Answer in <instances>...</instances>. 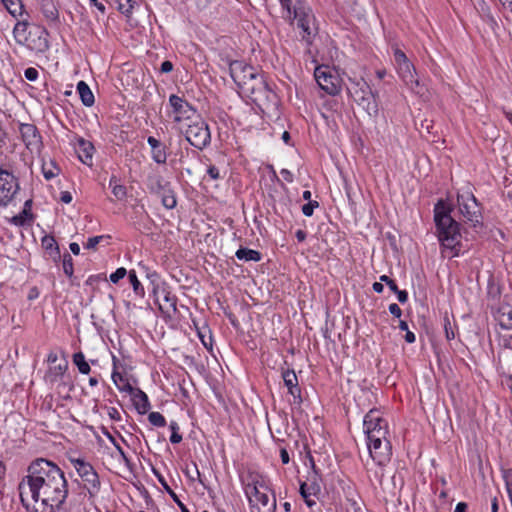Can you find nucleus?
<instances>
[{
	"label": "nucleus",
	"mask_w": 512,
	"mask_h": 512,
	"mask_svg": "<svg viewBox=\"0 0 512 512\" xmlns=\"http://www.w3.org/2000/svg\"><path fill=\"white\" fill-rule=\"evenodd\" d=\"M64 472L54 463L40 458L28 467L18 485L21 503L29 512H55L64 503Z\"/></svg>",
	"instance_id": "f257e3e1"
},
{
	"label": "nucleus",
	"mask_w": 512,
	"mask_h": 512,
	"mask_svg": "<svg viewBox=\"0 0 512 512\" xmlns=\"http://www.w3.org/2000/svg\"><path fill=\"white\" fill-rule=\"evenodd\" d=\"M363 427L370 457L377 465L385 466L392 456L387 420L379 410L371 409L364 417Z\"/></svg>",
	"instance_id": "f03ea898"
},
{
	"label": "nucleus",
	"mask_w": 512,
	"mask_h": 512,
	"mask_svg": "<svg viewBox=\"0 0 512 512\" xmlns=\"http://www.w3.org/2000/svg\"><path fill=\"white\" fill-rule=\"evenodd\" d=\"M452 211L453 207L442 199L435 204L433 210L435 234L442 247V254L448 251L449 258L459 255L462 238L460 223L451 216Z\"/></svg>",
	"instance_id": "7ed1b4c3"
},
{
	"label": "nucleus",
	"mask_w": 512,
	"mask_h": 512,
	"mask_svg": "<svg viewBox=\"0 0 512 512\" xmlns=\"http://www.w3.org/2000/svg\"><path fill=\"white\" fill-rule=\"evenodd\" d=\"M229 71L238 88L247 96L259 90L258 85L261 86L267 81L261 71L243 61L230 62Z\"/></svg>",
	"instance_id": "20e7f679"
},
{
	"label": "nucleus",
	"mask_w": 512,
	"mask_h": 512,
	"mask_svg": "<svg viewBox=\"0 0 512 512\" xmlns=\"http://www.w3.org/2000/svg\"><path fill=\"white\" fill-rule=\"evenodd\" d=\"M290 23L296 21V26L301 30V38L307 44L311 45L314 37L318 33V28L315 24V16L312 9L307 6L304 1L297 0L293 6V14L287 17Z\"/></svg>",
	"instance_id": "39448f33"
},
{
	"label": "nucleus",
	"mask_w": 512,
	"mask_h": 512,
	"mask_svg": "<svg viewBox=\"0 0 512 512\" xmlns=\"http://www.w3.org/2000/svg\"><path fill=\"white\" fill-rule=\"evenodd\" d=\"M181 133L186 141L197 150H204L211 144V131L208 123L198 114L183 124Z\"/></svg>",
	"instance_id": "423d86ee"
},
{
	"label": "nucleus",
	"mask_w": 512,
	"mask_h": 512,
	"mask_svg": "<svg viewBox=\"0 0 512 512\" xmlns=\"http://www.w3.org/2000/svg\"><path fill=\"white\" fill-rule=\"evenodd\" d=\"M347 91L350 97L362 107L370 116L378 114L377 94L370 85L363 79H349Z\"/></svg>",
	"instance_id": "0eeeda50"
},
{
	"label": "nucleus",
	"mask_w": 512,
	"mask_h": 512,
	"mask_svg": "<svg viewBox=\"0 0 512 512\" xmlns=\"http://www.w3.org/2000/svg\"><path fill=\"white\" fill-rule=\"evenodd\" d=\"M457 205L459 213L462 215L465 223L473 228L482 227V213L480 204L471 192L457 195Z\"/></svg>",
	"instance_id": "6e6552de"
},
{
	"label": "nucleus",
	"mask_w": 512,
	"mask_h": 512,
	"mask_svg": "<svg viewBox=\"0 0 512 512\" xmlns=\"http://www.w3.org/2000/svg\"><path fill=\"white\" fill-rule=\"evenodd\" d=\"M67 458L73 465L77 475L84 482V487L90 493L99 490L100 480L93 466L84 457L76 456L74 453H68Z\"/></svg>",
	"instance_id": "1a4fd4ad"
},
{
	"label": "nucleus",
	"mask_w": 512,
	"mask_h": 512,
	"mask_svg": "<svg viewBox=\"0 0 512 512\" xmlns=\"http://www.w3.org/2000/svg\"><path fill=\"white\" fill-rule=\"evenodd\" d=\"M61 5L55 0H41L40 12L43 16L44 28L53 35L62 37V21L60 18Z\"/></svg>",
	"instance_id": "9d476101"
},
{
	"label": "nucleus",
	"mask_w": 512,
	"mask_h": 512,
	"mask_svg": "<svg viewBox=\"0 0 512 512\" xmlns=\"http://www.w3.org/2000/svg\"><path fill=\"white\" fill-rule=\"evenodd\" d=\"M314 77L319 87L327 94L335 96L340 92L341 79L329 66L316 67Z\"/></svg>",
	"instance_id": "9b49d317"
},
{
	"label": "nucleus",
	"mask_w": 512,
	"mask_h": 512,
	"mask_svg": "<svg viewBox=\"0 0 512 512\" xmlns=\"http://www.w3.org/2000/svg\"><path fill=\"white\" fill-rule=\"evenodd\" d=\"M21 140L32 155H40L43 148L42 136L33 123H20L18 127Z\"/></svg>",
	"instance_id": "f8f14e48"
},
{
	"label": "nucleus",
	"mask_w": 512,
	"mask_h": 512,
	"mask_svg": "<svg viewBox=\"0 0 512 512\" xmlns=\"http://www.w3.org/2000/svg\"><path fill=\"white\" fill-rule=\"evenodd\" d=\"M169 105L174 114L173 122L177 124H185L198 115L197 109L190 104L184 97H180L176 94L169 96Z\"/></svg>",
	"instance_id": "ddd939ff"
},
{
	"label": "nucleus",
	"mask_w": 512,
	"mask_h": 512,
	"mask_svg": "<svg viewBox=\"0 0 512 512\" xmlns=\"http://www.w3.org/2000/svg\"><path fill=\"white\" fill-rule=\"evenodd\" d=\"M259 90L254 91L248 96L255 105L263 112L273 110L278 105V96L266 81L263 85H258Z\"/></svg>",
	"instance_id": "4468645a"
},
{
	"label": "nucleus",
	"mask_w": 512,
	"mask_h": 512,
	"mask_svg": "<svg viewBox=\"0 0 512 512\" xmlns=\"http://www.w3.org/2000/svg\"><path fill=\"white\" fill-rule=\"evenodd\" d=\"M18 190L19 183L14 174L0 168V206L8 205Z\"/></svg>",
	"instance_id": "2eb2a0df"
},
{
	"label": "nucleus",
	"mask_w": 512,
	"mask_h": 512,
	"mask_svg": "<svg viewBox=\"0 0 512 512\" xmlns=\"http://www.w3.org/2000/svg\"><path fill=\"white\" fill-rule=\"evenodd\" d=\"M153 295L162 314L171 317L177 311V297L171 293L166 285H154Z\"/></svg>",
	"instance_id": "dca6fc26"
},
{
	"label": "nucleus",
	"mask_w": 512,
	"mask_h": 512,
	"mask_svg": "<svg viewBox=\"0 0 512 512\" xmlns=\"http://www.w3.org/2000/svg\"><path fill=\"white\" fill-rule=\"evenodd\" d=\"M398 73L405 84L420 97H425L427 89L424 84H421L417 75L414 65L409 61L397 65Z\"/></svg>",
	"instance_id": "f3484780"
},
{
	"label": "nucleus",
	"mask_w": 512,
	"mask_h": 512,
	"mask_svg": "<svg viewBox=\"0 0 512 512\" xmlns=\"http://www.w3.org/2000/svg\"><path fill=\"white\" fill-rule=\"evenodd\" d=\"M66 138H68L70 145L73 146L78 159L83 164L92 166L93 153L95 150L94 145L90 141L85 140L82 137H78L73 132L66 134Z\"/></svg>",
	"instance_id": "a211bd4d"
},
{
	"label": "nucleus",
	"mask_w": 512,
	"mask_h": 512,
	"mask_svg": "<svg viewBox=\"0 0 512 512\" xmlns=\"http://www.w3.org/2000/svg\"><path fill=\"white\" fill-rule=\"evenodd\" d=\"M48 34H51L48 29L37 26L29 30L27 40L22 45L31 51L44 52L48 48Z\"/></svg>",
	"instance_id": "6ab92c4d"
},
{
	"label": "nucleus",
	"mask_w": 512,
	"mask_h": 512,
	"mask_svg": "<svg viewBox=\"0 0 512 512\" xmlns=\"http://www.w3.org/2000/svg\"><path fill=\"white\" fill-rule=\"evenodd\" d=\"M247 498L251 512H275L276 510V498L274 494L270 496L268 492H261L247 496Z\"/></svg>",
	"instance_id": "aec40b11"
},
{
	"label": "nucleus",
	"mask_w": 512,
	"mask_h": 512,
	"mask_svg": "<svg viewBox=\"0 0 512 512\" xmlns=\"http://www.w3.org/2000/svg\"><path fill=\"white\" fill-rule=\"evenodd\" d=\"M147 143L151 147V157L157 164H166L169 148L172 146V138H169L168 145L162 143L160 140L153 136L147 138Z\"/></svg>",
	"instance_id": "412c9836"
},
{
	"label": "nucleus",
	"mask_w": 512,
	"mask_h": 512,
	"mask_svg": "<svg viewBox=\"0 0 512 512\" xmlns=\"http://www.w3.org/2000/svg\"><path fill=\"white\" fill-rule=\"evenodd\" d=\"M248 483L245 484V494L250 496L252 494H259L261 492H268L269 488L266 484L265 478L258 473H250Z\"/></svg>",
	"instance_id": "4be33fe9"
},
{
	"label": "nucleus",
	"mask_w": 512,
	"mask_h": 512,
	"mask_svg": "<svg viewBox=\"0 0 512 512\" xmlns=\"http://www.w3.org/2000/svg\"><path fill=\"white\" fill-rule=\"evenodd\" d=\"M117 362L118 359L115 356H113L114 369L111 375L113 383L120 391L131 394L135 388L130 384L128 378L125 375L117 371Z\"/></svg>",
	"instance_id": "5701e85b"
},
{
	"label": "nucleus",
	"mask_w": 512,
	"mask_h": 512,
	"mask_svg": "<svg viewBox=\"0 0 512 512\" xmlns=\"http://www.w3.org/2000/svg\"><path fill=\"white\" fill-rule=\"evenodd\" d=\"M321 481L320 473L315 472V474H309L307 481L300 483V494H304L305 491H308L310 494L319 495L321 493Z\"/></svg>",
	"instance_id": "b1692460"
},
{
	"label": "nucleus",
	"mask_w": 512,
	"mask_h": 512,
	"mask_svg": "<svg viewBox=\"0 0 512 512\" xmlns=\"http://www.w3.org/2000/svg\"><path fill=\"white\" fill-rule=\"evenodd\" d=\"M130 395L137 412L142 415L146 414L151 407L147 394L140 388H135Z\"/></svg>",
	"instance_id": "393cba45"
},
{
	"label": "nucleus",
	"mask_w": 512,
	"mask_h": 512,
	"mask_svg": "<svg viewBox=\"0 0 512 512\" xmlns=\"http://www.w3.org/2000/svg\"><path fill=\"white\" fill-rule=\"evenodd\" d=\"M42 247L45 250V254L52 259L55 263L60 261V249L59 246L52 236H44L42 239Z\"/></svg>",
	"instance_id": "a878e982"
},
{
	"label": "nucleus",
	"mask_w": 512,
	"mask_h": 512,
	"mask_svg": "<svg viewBox=\"0 0 512 512\" xmlns=\"http://www.w3.org/2000/svg\"><path fill=\"white\" fill-rule=\"evenodd\" d=\"M28 26H29V22H28L27 18H25L21 21H18L14 26L13 36H14L15 41L20 45H22L27 40L28 32H29Z\"/></svg>",
	"instance_id": "bb28decb"
},
{
	"label": "nucleus",
	"mask_w": 512,
	"mask_h": 512,
	"mask_svg": "<svg viewBox=\"0 0 512 512\" xmlns=\"http://www.w3.org/2000/svg\"><path fill=\"white\" fill-rule=\"evenodd\" d=\"M77 92L83 105H85L86 107H91L94 104V95L85 81L81 80L78 82Z\"/></svg>",
	"instance_id": "cd10ccee"
},
{
	"label": "nucleus",
	"mask_w": 512,
	"mask_h": 512,
	"mask_svg": "<svg viewBox=\"0 0 512 512\" xmlns=\"http://www.w3.org/2000/svg\"><path fill=\"white\" fill-rule=\"evenodd\" d=\"M61 172V167L53 159L44 160L42 163V173L46 180L57 177Z\"/></svg>",
	"instance_id": "c85d7f7f"
},
{
	"label": "nucleus",
	"mask_w": 512,
	"mask_h": 512,
	"mask_svg": "<svg viewBox=\"0 0 512 512\" xmlns=\"http://www.w3.org/2000/svg\"><path fill=\"white\" fill-rule=\"evenodd\" d=\"M235 256L239 260L254 262H258L262 258V255L259 251L243 247L236 251Z\"/></svg>",
	"instance_id": "c756f323"
},
{
	"label": "nucleus",
	"mask_w": 512,
	"mask_h": 512,
	"mask_svg": "<svg viewBox=\"0 0 512 512\" xmlns=\"http://www.w3.org/2000/svg\"><path fill=\"white\" fill-rule=\"evenodd\" d=\"M5 9L13 16H23L24 5L21 0H1Z\"/></svg>",
	"instance_id": "7c9ffc66"
},
{
	"label": "nucleus",
	"mask_w": 512,
	"mask_h": 512,
	"mask_svg": "<svg viewBox=\"0 0 512 512\" xmlns=\"http://www.w3.org/2000/svg\"><path fill=\"white\" fill-rule=\"evenodd\" d=\"M155 475L158 477L159 482L162 484L165 491L170 495V497L173 499V501L177 504V506L180 508L181 512H190L188 508L185 506V504L179 499L177 494L170 488V486L167 484L165 479L161 474H158L155 470Z\"/></svg>",
	"instance_id": "2f4dec72"
},
{
	"label": "nucleus",
	"mask_w": 512,
	"mask_h": 512,
	"mask_svg": "<svg viewBox=\"0 0 512 512\" xmlns=\"http://www.w3.org/2000/svg\"><path fill=\"white\" fill-rule=\"evenodd\" d=\"M434 129V123L432 120L424 119L420 123L419 132L427 138L428 141H435L436 132Z\"/></svg>",
	"instance_id": "473e14b6"
},
{
	"label": "nucleus",
	"mask_w": 512,
	"mask_h": 512,
	"mask_svg": "<svg viewBox=\"0 0 512 512\" xmlns=\"http://www.w3.org/2000/svg\"><path fill=\"white\" fill-rule=\"evenodd\" d=\"M73 364L78 368L82 374H89L91 371L89 363L85 359V355L82 352H77L72 357Z\"/></svg>",
	"instance_id": "72a5a7b5"
},
{
	"label": "nucleus",
	"mask_w": 512,
	"mask_h": 512,
	"mask_svg": "<svg viewBox=\"0 0 512 512\" xmlns=\"http://www.w3.org/2000/svg\"><path fill=\"white\" fill-rule=\"evenodd\" d=\"M129 281L133 287V291L138 296H144V287L141 282L138 280L136 272L134 270H130L128 272Z\"/></svg>",
	"instance_id": "f704fd0d"
},
{
	"label": "nucleus",
	"mask_w": 512,
	"mask_h": 512,
	"mask_svg": "<svg viewBox=\"0 0 512 512\" xmlns=\"http://www.w3.org/2000/svg\"><path fill=\"white\" fill-rule=\"evenodd\" d=\"M443 326L446 339L448 341L453 340L455 338L454 326H456V324L455 322L452 324L447 312H445L443 316Z\"/></svg>",
	"instance_id": "c9c22d12"
},
{
	"label": "nucleus",
	"mask_w": 512,
	"mask_h": 512,
	"mask_svg": "<svg viewBox=\"0 0 512 512\" xmlns=\"http://www.w3.org/2000/svg\"><path fill=\"white\" fill-rule=\"evenodd\" d=\"M282 378L284 381V385L287 389L293 388L294 385L298 383V378L294 370L286 369L282 371Z\"/></svg>",
	"instance_id": "e433bc0d"
},
{
	"label": "nucleus",
	"mask_w": 512,
	"mask_h": 512,
	"mask_svg": "<svg viewBox=\"0 0 512 512\" xmlns=\"http://www.w3.org/2000/svg\"><path fill=\"white\" fill-rule=\"evenodd\" d=\"M162 204L167 209H173L176 206L177 200L172 190H165L163 192Z\"/></svg>",
	"instance_id": "4c0bfd02"
},
{
	"label": "nucleus",
	"mask_w": 512,
	"mask_h": 512,
	"mask_svg": "<svg viewBox=\"0 0 512 512\" xmlns=\"http://www.w3.org/2000/svg\"><path fill=\"white\" fill-rule=\"evenodd\" d=\"M113 183L114 186L112 188V193L113 195L118 199V200H123L126 195H127V190H126V187L124 185H120V184H117L116 183V177L113 176L111 179H110V185H112Z\"/></svg>",
	"instance_id": "58836bf2"
},
{
	"label": "nucleus",
	"mask_w": 512,
	"mask_h": 512,
	"mask_svg": "<svg viewBox=\"0 0 512 512\" xmlns=\"http://www.w3.org/2000/svg\"><path fill=\"white\" fill-rule=\"evenodd\" d=\"M62 377H63L62 368H61V366H58V367H55L54 369L51 368L47 372L45 379H46V381L53 384L58 381H61Z\"/></svg>",
	"instance_id": "ea45409f"
},
{
	"label": "nucleus",
	"mask_w": 512,
	"mask_h": 512,
	"mask_svg": "<svg viewBox=\"0 0 512 512\" xmlns=\"http://www.w3.org/2000/svg\"><path fill=\"white\" fill-rule=\"evenodd\" d=\"M115 2L117 3L118 11L126 16H129L135 4L133 0H115Z\"/></svg>",
	"instance_id": "a19ab883"
},
{
	"label": "nucleus",
	"mask_w": 512,
	"mask_h": 512,
	"mask_svg": "<svg viewBox=\"0 0 512 512\" xmlns=\"http://www.w3.org/2000/svg\"><path fill=\"white\" fill-rule=\"evenodd\" d=\"M148 420L151 425L156 427H164L166 425V419L160 412L149 413Z\"/></svg>",
	"instance_id": "79ce46f5"
},
{
	"label": "nucleus",
	"mask_w": 512,
	"mask_h": 512,
	"mask_svg": "<svg viewBox=\"0 0 512 512\" xmlns=\"http://www.w3.org/2000/svg\"><path fill=\"white\" fill-rule=\"evenodd\" d=\"M288 393L292 396L291 404L294 406H300L302 403V396H301V388L299 387V384L293 386V388L288 389Z\"/></svg>",
	"instance_id": "37998d69"
},
{
	"label": "nucleus",
	"mask_w": 512,
	"mask_h": 512,
	"mask_svg": "<svg viewBox=\"0 0 512 512\" xmlns=\"http://www.w3.org/2000/svg\"><path fill=\"white\" fill-rule=\"evenodd\" d=\"M197 334H198V337L200 339V341L202 342L203 346L211 351L212 350V336H211V332L210 330L208 329V335L205 334L204 331H202V329L200 328H197Z\"/></svg>",
	"instance_id": "c03bdc74"
},
{
	"label": "nucleus",
	"mask_w": 512,
	"mask_h": 512,
	"mask_svg": "<svg viewBox=\"0 0 512 512\" xmlns=\"http://www.w3.org/2000/svg\"><path fill=\"white\" fill-rule=\"evenodd\" d=\"M31 206V200H27L25 202V205H24V209L22 211V214L18 215V216H15L13 218V221L17 224V225H23L25 223V218L26 217H29L30 219L32 218V215L28 213V208H30Z\"/></svg>",
	"instance_id": "a18cd8bd"
},
{
	"label": "nucleus",
	"mask_w": 512,
	"mask_h": 512,
	"mask_svg": "<svg viewBox=\"0 0 512 512\" xmlns=\"http://www.w3.org/2000/svg\"><path fill=\"white\" fill-rule=\"evenodd\" d=\"M111 238L110 235H100L90 237L85 245L86 249H96L97 245L100 244L103 240H109Z\"/></svg>",
	"instance_id": "49530a36"
},
{
	"label": "nucleus",
	"mask_w": 512,
	"mask_h": 512,
	"mask_svg": "<svg viewBox=\"0 0 512 512\" xmlns=\"http://www.w3.org/2000/svg\"><path fill=\"white\" fill-rule=\"evenodd\" d=\"M128 274L127 270L124 267L118 268L114 273H112L109 277L110 281L114 284H117L121 279H123Z\"/></svg>",
	"instance_id": "de8ad7c7"
},
{
	"label": "nucleus",
	"mask_w": 512,
	"mask_h": 512,
	"mask_svg": "<svg viewBox=\"0 0 512 512\" xmlns=\"http://www.w3.org/2000/svg\"><path fill=\"white\" fill-rule=\"evenodd\" d=\"M99 282H107V277L104 273H99V274H96V275H91L88 277V279L86 280V284L89 285V286H94L96 285L97 283Z\"/></svg>",
	"instance_id": "09e8293b"
},
{
	"label": "nucleus",
	"mask_w": 512,
	"mask_h": 512,
	"mask_svg": "<svg viewBox=\"0 0 512 512\" xmlns=\"http://www.w3.org/2000/svg\"><path fill=\"white\" fill-rule=\"evenodd\" d=\"M317 207H319V203L317 201H309L302 206V212L305 216L310 217L313 215L314 209Z\"/></svg>",
	"instance_id": "8fccbe9b"
},
{
	"label": "nucleus",
	"mask_w": 512,
	"mask_h": 512,
	"mask_svg": "<svg viewBox=\"0 0 512 512\" xmlns=\"http://www.w3.org/2000/svg\"><path fill=\"white\" fill-rule=\"evenodd\" d=\"M393 54H394V60H395L397 65L409 62L406 54L402 50H400L399 48H395Z\"/></svg>",
	"instance_id": "3c124183"
},
{
	"label": "nucleus",
	"mask_w": 512,
	"mask_h": 512,
	"mask_svg": "<svg viewBox=\"0 0 512 512\" xmlns=\"http://www.w3.org/2000/svg\"><path fill=\"white\" fill-rule=\"evenodd\" d=\"M279 2L281 4L282 10L286 12L285 18L291 17V15L293 14L294 6L292 0H279Z\"/></svg>",
	"instance_id": "603ef678"
},
{
	"label": "nucleus",
	"mask_w": 512,
	"mask_h": 512,
	"mask_svg": "<svg viewBox=\"0 0 512 512\" xmlns=\"http://www.w3.org/2000/svg\"><path fill=\"white\" fill-rule=\"evenodd\" d=\"M305 502V504L309 507V508H312L314 505H316V501L314 499H312V496H315L317 497L318 494H310L308 491H305L304 494H300Z\"/></svg>",
	"instance_id": "864d4df0"
},
{
	"label": "nucleus",
	"mask_w": 512,
	"mask_h": 512,
	"mask_svg": "<svg viewBox=\"0 0 512 512\" xmlns=\"http://www.w3.org/2000/svg\"><path fill=\"white\" fill-rule=\"evenodd\" d=\"M380 281L385 282L392 292H395L398 289L396 282L387 275H382L380 277Z\"/></svg>",
	"instance_id": "5fc2aeb1"
},
{
	"label": "nucleus",
	"mask_w": 512,
	"mask_h": 512,
	"mask_svg": "<svg viewBox=\"0 0 512 512\" xmlns=\"http://www.w3.org/2000/svg\"><path fill=\"white\" fill-rule=\"evenodd\" d=\"M207 174L212 180H218L221 178L219 169L215 165H210L208 167Z\"/></svg>",
	"instance_id": "6e6d98bb"
},
{
	"label": "nucleus",
	"mask_w": 512,
	"mask_h": 512,
	"mask_svg": "<svg viewBox=\"0 0 512 512\" xmlns=\"http://www.w3.org/2000/svg\"><path fill=\"white\" fill-rule=\"evenodd\" d=\"M25 78L29 81H35L38 78V71L35 68H27L24 72Z\"/></svg>",
	"instance_id": "4d7b16f0"
},
{
	"label": "nucleus",
	"mask_w": 512,
	"mask_h": 512,
	"mask_svg": "<svg viewBox=\"0 0 512 512\" xmlns=\"http://www.w3.org/2000/svg\"><path fill=\"white\" fill-rule=\"evenodd\" d=\"M389 312L396 318H400L401 315H402V310L401 308L399 307L398 304L396 303H392L389 305Z\"/></svg>",
	"instance_id": "13d9d810"
},
{
	"label": "nucleus",
	"mask_w": 512,
	"mask_h": 512,
	"mask_svg": "<svg viewBox=\"0 0 512 512\" xmlns=\"http://www.w3.org/2000/svg\"><path fill=\"white\" fill-rule=\"evenodd\" d=\"M397 295L398 301L402 304L408 301V293L406 290H400L399 288L394 292Z\"/></svg>",
	"instance_id": "bf43d9fd"
},
{
	"label": "nucleus",
	"mask_w": 512,
	"mask_h": 512,
	"mask_svg": "<svg viewBox=\"0 0 512 512\" xmlns=\"http://www.w3.org/2000/svg\"><path fill=\"white\" fill-rule=\"evenodd\" d=\"M173 70V64L171 61H164L162 62L161 66H160V72L161 73H169Z\"/></svg>",
	"instance_id": "052dcab7"
},
{
	"label": "nucleus",
	"mask_w": 512,
	"mask_h": 512,
	"mask_svg": "<svg viewBox=\"0 0 512 512\" xmlns=\"http://www.w3.org/2000/svg\"><path fill=\"white\" fill-rule=\"evenodd\" d=\"M109 417L114 420V421H120L121 420V415H120V412L118 411L117 408H114V407H111L109 409Z\"/></svg>",
	"instance_id": "680f3d73"
},
{
	"label": "nucleus",
	"mask_w": 512,
	"mask_h": 512,
	"mask_svg": "<svg viewBox=\"0 0 512 512\" xmlns=\"http://www.w3.org/2000/svg\"><path fill=\"white\" fill-rule=\"evenodd\" d=\"M39 294H40V293H39L38 288H37L36 286H33V287H31V288L29 289V292H28L27 298H28V300L32 301V300H34V299L38 298V297H39Z\"/></svg>",
	"instance_id": "e2e57ef3"
},
{
	"label": "nucleus",
	"mask_w": 512,
	"mask_h": 512,
	"mask_svg": "<svg viewBox=\"0 0 512 512\" xmlns=\"http://www.w3.org/2000/svg\"><path fill=\"white\" fill-rule=\"evenodd\" d=\"M280 458L283 464H288L290 461L288 451L285 448L280 450Z\"/></svg>",
	"instance_id": "0e129e2a"
},
{
	"label": "nucleus",
	"mask_w": 512,
	"mask_h": 512,
	"mask_svg": "<svg viewBox=\"0 0 512 512\" xmlns=\"http://www.w3.org/2000/svg\"><path fill=\"white\" fill-rule=\"evenodd\" d=\"M280 173L285 181H287V182L293 181V174L288 169H282Z\"/></svg>",
	"instance_id": "69168bd1"
},
{
	"label": "nucleus",
	"mask_w": 512,
	"mask_h": 512,
	"mask_svg": "<svg viewBox=\"0 0 512 512\" xmlns=\"http://www.w3.org/2000/svg\"><path fill=\"white\" fill-rule=\"evenodd\" d=\"M182 441V435L178 433H171L170 442L172 444H178Z\"/></svg>",
	"instance_id": "338daca9"
},
{
	"label": "nucleus",
	"mask_w": 512,
	"mask_h": 512,
	"mask_svg": "<svg viewBox=\"0 0 512 512\" xmlns=\"http://www.w3.org/2000/svg\"><path fill=\"white\" fill-rule=\"evenodd\" d=\"M467 509H468V505H467V503H465V502H459V503L456 505L454 512H467Z\"/></svg>",
	"instance_id": "774afa93"
}]
</instances>
